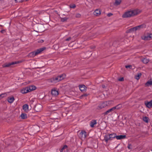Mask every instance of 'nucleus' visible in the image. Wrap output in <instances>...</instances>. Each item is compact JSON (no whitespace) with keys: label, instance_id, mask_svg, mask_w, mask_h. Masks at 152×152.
<instances>
[{"label":"nucleus","instance_id":"nucleus-1","mask_svg":"<svg viewBox=\"0 0 152 152\" xmlns=\"http://www.w3.org/2000/svg\"><path fill=\"white\" fill-rule=\"evenodd\" d=\"M140 12L138 10H133L128 11L125 12L122 15L123 18H126L131 17L136 15Z\"/></svg>","mask_w":152,"mask_h":152},{"label":"nucleus","instance_id":"nucleus-2","mask_svg":"<svg viewBox=\"0 0 152 152\" xmlns=\"http://www.w3.org/2000/svg\"><path fill=\"white\" fill-rule=\"evenodd\" d=\"M64 77L63 75L57 76L55 77H53L48 80L49 82L53 83H55L63 79Z\"/></svg>","mask_w":152,"mask_h":152},{"label":"nucleus","instance_id":"nucleus-3","mask_svg":"<svg viewBox=\"0 0 152 152\" xmlns=\"http://www.w3.org/2000/svg\"><path fill=\"white\" fill-rule=\"evenodd\" d=\"M45 48H42L37 49V50L31 52L29 54L28 56L30 57H33L36 55L41 53L45 49Z\"/></svg>","mask_w":152,"mask_h":152},{"label":"nucleus","instance_id":"nucleus-4","mask_svg":"<svg viewBox=\"0 0 152 152\" xmlns=\"http://www.w3.org/2000/svg\"><path fill=\"white\" fill-rule=\"evenodd\" d=\"M109 104V102H107L101 103L99 104L97 107V109L99 110L103 108L106 107Z\"/></svg>","mask_w":152,"mask_h":152},{"label":"nucleus","instance_id":"nucleus-5","mask_svg":"<svg viewBox=\"0 0 152 152\" xmlns=\"http://www.w3.org/2000/svg\"><path fill=\"white\" fill-rule=\"evenodd\" d=\"M78 136L79 138L82 140L85 139L86 137V132L84 130H82Z\"/></svg>","mask_w":152,"mask_h":152},{"label":"nucleus","instance_id":"nucleus-6","mask_svg":"<svg viewBox=\"0 0 152 152\" xmlns=\"http://www.w3.org/2000/svg\"><path fill=\"white\" fill-rule=\"evenodd\" d=\"M51 93L52 96H56L58 94V91L57 89L53 88L52 90Z\"/></svg>","mask_w":152,"mask_h":152},{"label":"nucleus","instance_id":"nucleus-7","mask_svg":"<svg viewBox=\"0 0 152 152\" xmlns=\"http://www.w3.org/2000/svg\"><path fill=\"white\" fill-rule=\"evenodd\" d=\"M42 106L40 104H38L35 107L34 110L37 112H39L42 110Z\"/></svg>","mask_w":152,"mask_h":152},{"label":"nucleus","instance_id":"nucleus-8","mask_svg":"<svg viewBox=\"0 0 152 152\" xmlns=\"http://www.w3.org/2000/svg\"><path fill=\"white\" fill-rule=\"evenodd\" d=\"M18 63L16 62H13L11 63H5L3 65V67H8L11 65L17 64Z\"/></svg>","mask_w":152,"mask_h":152},{"label":"nucleus","instance_id":"nucleus-9","mask_svg":"<svg viewBox=\"0 0 152 152\" xmlns=\"http://www.w3.org/2000/svg\"><path fill=\"white\" fill-rule=\"evenodd\" d=\"M145 104L147 107L149 108H151L152 107V100L149 102H145Z\"/></svg>","mask_w":152,"mask_h":152},{"label":"nucleus","instance_id":"nucleus-10","mask_svg":"<svg viewBox=\"0 0 152 152\" xmlns=\"http://www.w3.org/2000/svg\"><path fill=\"white\" fill-rule=\"evenodd\" d=\"M143 39L145 40H148L152 39V34H150L149 35L145 36Z\"/></svg>","mask_w":152,"mask_h":152},{"label":"nucleus","instance_id":"nucleus-11","mask_svg":"<svg viewBox=\"0 0 152 152\" xmlns=\"http://www.w3.org/2000/svg\"><path fill=\"white\" fill-rule=\"evenodd\" d=\"M22 94H24L29 92L28 87L23 88L21 91Z\"/></svg>","mask_w":152,"mask_h":152},{"label":"nucleus","instance_id":"nucleus-12","mask_svg":"<svg viewBox=\"0 0 152 152\" xmlns=\"http://www.w3.org/2000/svg\"><path fill=\"white\" fill-rule=\"evenodd\" d=\"M97 124L96 121V120H92L90 123V126L91 127H93L96 124Z\"/></svg>","mask_w":152,"mask_h":152},{"label":"nucleus","instance_id":"nucleus-13","mask_svg":"<svg viewBox=\"0 0 152 152\" xmlns=\"http://www.w3.org/2000/svg\"><path fill=\"white\" fill-rule=\"evenodd\" d=\"M111 140L109 134H107L104 136V140L106 142H107L109 140Z\"/></svg>","mask_w":152,"mask_h":152},{"label":"nucleus","instance_id":"nucleus-14","mask_svg":"<svg viewBox=\"0 0 152 152\" xmlns=\"http://www.w3.org/2000/svg\"><path fill=\"white\" fill-rule=\"evenodd\" d=\"M101 14V12L99 10L97 9L95 10L94 12V15L98 16L100 15Z\"/></svg>","mask_w":152,"mask_h":152},{"label":"nucleus","instance_id":"nucleus-15","mask_svg":"<svg viewBox=\"0 0 152 152\" xmlns=\"http://www.w3.org/2000/svg\"><path fill=\"white\" fill-rule=\"evenodd\" d=\"M114 108H113V107H112V108L110 109L109 110H108L106 112H104V115H107L109 113L112 112L114 110Z\"/></svg>","mask_w":152,"mask_h":152},{"label":"nucleus","instance_id":"nucleus-16","mask_svg":"<svg viewBox=\"0 0 152 152\" xmlns=\"http://www.w3.org/2000/svg\"><path fill=\"white\" fill-rule=\"evenodd\" d=\"M126 137L125 135H120L119 136H116V137L117 140H120L121 139H124Z\"/></svg>","mask_w":152,"mask_h":152},{"label":"nucleus","instance_id":"nucleus-17","mask_svg":"<svg viewBox=\"0 0 152 152\" xmlns=\"http://www.w3.org/2000/svg\"><path fill=\"white\" fill-rule=\"evenodd\" d=\"M29 92H30L32 91L35 90L36 89V87L34 86H32L28 87Z\"/></svg>","mask_w":152,"mask_h":152},{"label":"nucleus","instance_id":"nucleus-18","mask_svg":"<svg viewBox=\"0 0 152 152\" xmlns=\"http://www.w3.org/2000/svg\"><path fill=\"white\" fill-rule=\"evenodd\" d=\"M7 100L10 103H12L14 100V98L13 97H9L8 98Z\"/></svg>","mask_w":152,"mask_h":152},{"label":"nucleus","instance_id":"nucleus-19","mask_svg":"<svg viewBox=\"0 0 152 152\" xmlns=\"http://www.w3.org/2000/svg\"><path fill=\"white\" fill-rule=\"evenodd\" d=\"M23 108L25 111H27L28 110V105L27 104L24 105L23 106Z\"/></svg>","mask_w":152,"mask_h":152},{"label":"nucleus","instance_id":"nucleus-20","mask_svg":"<svg viewBox=\"0 0 152 152\" xmlns=\"http://www.w3.org/2000/svg\"><path fill=\"white\" fill-rule=\"evenodd\" d=\"M152 85V80H151L148 81L145 84V86H149Z\"/></svg>","mask_w":152,"mask_h":152},{"label":"nucleus","instance_id":"nucleus-21","mask_svg":"<svg viewBox=\"0 0 152 152\" xmlns=\"http://www.w3.org/2000/svg\"><path fill=\"white\" fill-rule=\"evenodd\" d=\"M122 107V105L121 104H119L116 106L113 107V108H114V110L117 109L118 110L120 109H121Z\"/></svg>","mask_w":152,"mask_h":152},{"label":"nucleus","instance_id":"nucleus-22","mask_svg":"<svg viewBox=\"0 0 152 152\" xmlns=\"http://www.w3.org/2000/svg\"><path fill=\"white\" fill-rule=\"evenodd\" d=\"M86 86L84 85L80 86L79 87L80 90L82 91H84L86 89Z\"/></svg>","mask_w":152,"mask_h":152},{"label":"nucleus","instance_id":"nucleus-23","mask_svg":"<svg viewBox=\"0 0 152 152\" xmlns=\"http://www.w3.org/2000/svg\"><path fill=\"white\" fill-rule=\"evenodd\" d=\"M20 117L22 119H25L27 118V115L25 113H22L20 115Z\"/></svg>","mask_w":152,"mask_h":152},{"label":"nucleus","instance_id":"nucleus-24","mask_svg":"<svg viewBox=\"0 0 152 152\" xmlns=\"http://www.w3.org/2000/svg\"><path fill=\"white\" fill-rule=\"evenodd\" d=\"M110 137L112 140V139L114 138H115L116 137V134H114V133H113V134H109Z\"/></svg>","mask_w":152,"mask_h":152},{"label":"nucleus","instance_id":"nucleus-25","mask_svg":"<svg viewBox=\"0 0 152 152\" xmlns=\"http://www.w3.org/2000/svg\"><path fill=\"white\" fill-rule=\"evenodd\" d=\"M67 146L66 145H64L62 148L60 150V152H62L63 151H64V150L65 149H66L67 148Z\"/></svg>","mask_w":152,"mask_h":152},{"label":"nucleus","instance_id":"nucleus-26","mask_svg":"<svg viewBox=\"0 0 152 152\" xmlns=\"http://www.w3.org/2000/svg\"><path fill=\"white\" fill-rule=\"evenodd\" d=\"M149 61V59L147 58H143V63L145 64L148 63Z\"/></svg>","mask_w":152,"mask_h":152},{"label":"nucleus","instance_id":"nucleus-27","mask_svg":"<svg viewBox=\"0 0 152 152\" xmlns=\"http://www.w3.org/2000/svg\"><path fill=\"white\" fill-rule=\"evenodd\" d=\"M121 2V0H115V4L116 5H119Z\"/></svg>","mask_w":152,"mask_h":152},{"label":"nucleus","instance_id":"nucleus-28","mask_svg":"<svg viewBox=\"0 0 152 152\" xmlns=\"http://www.w3.org/2000/svg\"><path fill=\"white\" fill-rule=\"evenodd\" d=\"M68 18L66 17L64 18H61V20L62 22H65L67 20Z\"/></svg>","mask_w":152,"mask_h":152},{"label":"nucleus","instance_id":"nucleus-29","mask_svg":"<svg viewBox=\"0 0 152 152\" xmlns=\"http://www.w3.org/2000/svg\"><path fill=\"white\" fill-rule=\"evenodd\" d=\"M142 74L141 73H139L137 74V75L135 77V78L139 80L140 78V77L141 76Z\"/></svg>","mask_w":152,"mask_h":152},{"label":"nucleus","instance_id":"nucleus-30","mask_svg":"<svg viewBox=\"0 0 152 152\" xmlns=\"http://www.w3.org/2000/svg\"><path fill=\"white\" fill-rule=\"evenodd\" d=\"M148 120L149 118H148L146 117H143V121H144L145 122L148 123Z\"/></svg>","mask_w":152,"mask_h":152},{"label":"nucleus","instance_id":"nucleus-31","mask_svg":"<svg viewBox=\"0 0 152 152\" xmlns=\"http://www.w3.org/2000/svg\"><path fill=\"white\" fill-rule=\"evenodd\" d=\"M7 94L6 93L2 94L0 95V98L1 97H4L6 96Z\"/></svg>","mask_w":152,"mask_h":152},{"label":"nucleus","instance_id":"nucleus-32","mask_svg":"<svg viewBox=\"0 0 152 152\" xmlns=\"http://www.w3.org/2000/svg\"><path fill=\"white\" fill-rule=\"evenodd\" d=\"M81 16V15L79 13H77L76 14L75 17L77 18H79Z\"/></svg>","mask_w":152,"mask_h":152},{"label":"nucleus","instance_id":"nucleus-33","mask_svg":"<svg viewBox=\"0 0 152 152\" xmlns=\"http://www.w3.org/2000/svg\"><path fill=\"white\" fill-rule=\"evenodd\" d=\"M76 6L75 4H71L70 5V7L71 8H75Z\"/></svg>","mask_w":152,"mask_h":152},{"label":"nucleus","instance_id":"nucleus-34","mask_svg":"<svg viewBox=\"0 0 152 152\" xmlns=\"http://www.w3.org/2000/svg\"><path fill=\"white\" fill-rule=\"evenodd\" d=\"M125 67L126 68H129V69H132V66L130 65H127L125 66Z\"/></svg>","mask_w":152,"mask_h":152},{"label":"nucleus","instance_id":"nucleus-35","mask_svg":"<svg viewBox=\"0 0 152 152\" xmlns=\"http://www.w3.org/2000/svg\"><path fill=\"white\" fill-rule=\"evenodd\" d=\"M142 26V25H140V26H136V27H133V28H133V29H134V28H138L141 27Z\"/></svg>","mask_w":152,"mask_h":152},{"label":"nucleus","instance_id":"nucleus-36","mask_svg":"<svg viewBox=\"0 0 152 152\" xmlns=\"http://www.w3.org/2000/svg\"><path fill=\"white\" fill-rule=\"evenodd\" d=\"M44 42V41L42 39H39L38 41V42L39 43H42L43 42Z\"/></svg>","mask_w":152,"mask_h":152},{"label":"nucleus","instance_id":"nucleus-37","mask_svg":"<svg viewBox=\"0 0 152 152\" xmlns=\"http://www.w3.org/2000/svg\"><path fill=\"white\" fill-rule=\"evenodd\" d=\"M118 80H119V81H123L124 80V78L123 77H121V78H119L118 79Z\"/></svg>","mask_w":152,"mask_h":152},{"label":"nucleus","instance_id":"nucleus-38","mask_svg":"<svg viewBox=\"0 0 152 152\" xmlns=\"http://www.w3.org/2000/svg\"><path fill=\"white\" fill-rule=\"evenodd\" d=\"M1 32L2 34L4 33L5 32V29H4L2 30H1Z\"/></svg>","mask_w":152,"mask_h":152},{"label":"nucleus","instance_id":"nucleus-39","mask_svg":"<svg viewBox=\"0 0 152 152\" xmlns=\"http://www.w3.org/2000/svg\"><path fill=\"white\" fill-rule=\"evenodd\" d=\"M71 39V37H69L66 39V41H68L70 40Z\"/></svg>","mask_w":152,"mask_h":152},{"label":"nucleus","instance_id":"nucleus-40","mask_svg":"<svg viewBox=\"0 0 152 152\" xmlns=\"http://www.w3.org/2000/svg\"><path fill=\"white\" fill-rule=\"evenodd\" d=\"M112 15H113V14L111 13H109L107 14V15L108 17H110V16H112Z\"/></svg>","mask_w":152,"mask_h":152},{"label":"nucleus","instance_id":"nucleus-41","mask_svg":"<svg viewBox=\"0 0 152 152\" xmlns=\"http://www.w3.org/2000/svg\"><path fill=\"white\" fill-rule=\"evenodd\" d=\"M15 1L16 2H20L22 1L23 0H15Z\"/></svg>","mask_w":152,"mask_h":152},{"label":"nucleus","instance_id":"nucleus-42","mask_svg":"<svg viewBox=\"0 0 152 152\" xmlns=\"http://www.w3.org/2000/svg\"><path fill=\"white\" fill-rule=\"evenodd\" d=\"M127 147H128V148L129 149H131V145H128V146Z\"/></svg>","mask_w":152,"mask_h":152},{"label":"nucleus","instance_id":"nucleus-43","mask_svg":"<svg viewBox=\"0 0 152 152\" xmlns=\"http://www.w3.org/2000/svg\"><path fill=\"white\" fill-rule=\"evenodd\" d=\"M104 87H105L104 85H102V88H104Z\"/></svg>","mask_w":152,"mask_h":152},{"label":"nucleus","instance_id":"nucleus-44","mask_svg":"<svg viewBox=\"0 0 152 152\" xmlns=\"http://www.w3.org/2000/svg\"><path fill=\"white\" fill-rule=\"evenodd\" d=\"M34 31H35V30H34ZM35 31L37 32H40L39 31Z\"/></svg>","mask_w":152,"mask_h":152},{"label":"nucleus","instance_id":"nucleus-45","mask_svg":"<svg viewBox=\"0 0 152 152\" xmlns=\"http://www.w3.org/2000/svg\"><path fill=\"white\" fill-rule=\"evenodd\" d=\"M143 28H145V26H144V25H143Z\"/></svg>","mask_w":152,"mask_h":152},{"label":"nucleus","instance_id":"nucleus-46","mask_svg":"<svg viewBox=\"0 0 152 152\" xmlns=\"http://www.w3.org/2000/svg\"><path fill=\"white\" fill-rule=\"evenodd\" d=\"M95 48V47L94 46V47H93V48Z\"/></svg>","mask_w":152,"mask_h":152},{"label":"nucleus","instance_id":"nucleus-47","mask_svg":"<svg viewBox=\"0 0 152 152\" xmlns=\"http://www.w3.org/2000/svg\"><path fill=\"white\" fill-rule=\"evenodd\" d=\"M133 29H130V31L131 30H132Z\"/></svg>","mask_w":152,"mask_h":152},{"label":"nucleus","instance_id":"nucleus-48","mask_svg":"<svg viewBox=\"0 0 152 152\" xmlns=\"http://www.w3.org/2000/svg\"><path fill=\"white\" fill-rule=\"evenodd\" d=\"M85 96H87V95H85Z\"/></svg>","mask_w":152,"mask_h":152}]
</instances>
